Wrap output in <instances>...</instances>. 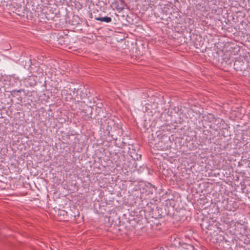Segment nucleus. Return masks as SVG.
<instances>
[{
    "label": "nucleus",
    "instance_id": "10",
    "mask_svg": "<svg viewBox=\"0 0 250 250\" xmlns=\"http://www.w3.org/2000/svg\"><path fill=\"white\" fill-rule=\"evenodd\" d=\"M236 65V62L234 63V65L235 66Z\"/></svg>",
    "mask_w": 250,
    "mask_h": 250
},
{
    "label": "nucleus",
    "instance_id": "6",
    "mask_svg": "<svg viewBox=\"0 0 250 250\" xmlns=\"http://www.w3.org/2000/svg\"><path fill=\"white\" fill-rule=\"evenodd\" d=\"M60 215H62L63 216V219H65L66 217L65 216H67V212H66L64 210H62L60 211Z\"/></svg>",
    "mask_w": 250,
    "mask_h": 250
},
{
    "label": "nucleus",
    "instance_id": "7",
    "mask_svg": "<svg viewBox=\"0 0 250 250\" xmlns=\"http://www.w3.org/2000/svg\"><path fill=\"white\" fill-rule=\"evenodd\" d=\"M24 92V89H20L19 90L13 89L11 91V93L13 94V93H14L15 92Z\"/></svg>",
    "mask_w": 250,
    "mask_h": 250
},
{
    "label": "nucleus",
    "instance_id": "1",
    "mask_svg": "<svg viewBox=\"0 0 250 250\" xmlns=\"http://www.w3.org/2000/svg\"><path fill=\"white\" fill-rule=\"evenodd\" d=\"M105 123L107 125V130L109 131H118V133L123 134L122 125L119 123H115L113 119L108 118L105 120Z\"/></svg>",
    "mask_w": 250,
    "mask_h": 250
},
{
    "label": "nucleus",
    "instance_id": "3",
    "mask_svg": "<svg viewBox=\"0 0 250 250\" xmlns=\"http://www.w3.org/2000/svg\"><path fill=\"white\" fill-rule=\"evenodd\" d=\"M95 19L96 21H100L101 22H104L106 23H109V22H111L112 21V19L110 17H107V16L104 17H95Z\"/></svg>",
    "mask_w": 250,
    "mask_h": 250
},
{
    "label": "nucleus",
    "instance_id": "5",
    "mask_svg": "<svg viewBox=\"0 0 250 250\" xmlns=\"http://www.w3.org/2000/svg\"><path fill=\"white\" fill-rule=\"evenodd\" d=\"M113 4L114 5L116 9L118 10L119 11H121L124 9V7L123 4L122 3V2H121V4L120 5L119 3V1H115Z\"/></svg>",
    "mask_w": 250,
    "mask_h": 250
},
{
    "label": "nucleus",
    "instance_id": "2",
    "mask_svg": "<svg viewBox=\"0 0 250 250\" xmlns=\"http://www.w3.org/2000/svg\"><path fill=\"white\" fill-rule=\"evenodd\" d=\"M247 232H250V229H249L246 226L239 223L235 224L234 233L240 239H241L244 235H246L245 234Z\"/></svg>",
    "mask_w": 250,
    "mask_h": 250
},
{
    "label": "nucleus",
    "instance_id": "4",
    "mask_svg": "<svg viewBox=\"0 0 250 250\" xmlns=\"http://www.w3.org/2000/svg\"><path fill=\"white\" fill-rule=\"evenodd\" d=\"M242 238L241 240H243L245 244H250V232H247Z\"/></svg>",
    "mask_w": 250,
    "mask_h": 250
},
{
    "label": "nucleus",
    "instance_id": "8",
    "mask_svg": "<svg viewBox=\"0 0 250 250\" xmlns=\"http://www.w3.org/2000/svg\"><path fill=\"white\" fill-rule=\"evenodd\" d=\"M74 90H75V88H74ZM73 94L74 95L75 94V90L73 91Z\"/></svg>",
    "mask_w": 250,
    "mask_h": 250
},
{
    "label": "nucleus",
    "instance_id": "9",
    "mask_svg": "<svg viewBox=\"0 0 250 250\" xmlns=\"http://www.w3.org/2000/svg\"><path fill=\"white\" fill-rule=\"evenodd\" d=\"M229 249H230V250H232L231 247H229Z\"/></svg>",
    "mask_w": 250,
    "mask_h": 250
}]
</instances>
